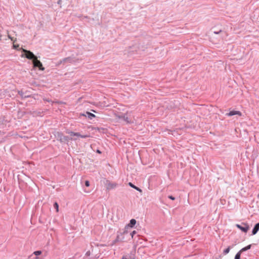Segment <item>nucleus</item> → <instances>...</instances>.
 Returning <instances> with one entry per match:
<instances>
[{"label":"nucleus","mask_w":259,"mask_h":259,"mask_svg":"<svg viewBox=\"0 0 259 259\" xmlns=\"http://www.w3.org/2000/svg\"><path fill=\"white\" fill-rule=\"evenodd\" d=\"M105 185L106 186V189L108 190L115 189L118 186L117 183H111L108 180H106Z\"/></svg>","instance_id":"nucleus-1"},{"label":"nucleus","mask_w":259,"mask_h":259,"mask_svg":"<svg viewBox=\"0 0 259 259\" xmlns=\"http://www.w3.org/2000/svg\"><path fill=\"white\" fill-rule=\"evenodd\" d=\"M236 226L244 233H246L249 228L248 225L244 223H242L241 225L236 224Z\"/></svg>","instance_id":"nucleus-2"},{"label":"nucleus","mask_w":259,"mask_h":259,"mask_svg":"<svg viewBox=\"0 0 259 259\" xmlns=\"http://www.w3.org/2000/svg\"><path fill=\"white\" fill-rule=\"evenodd\" d=\"M116 117L118 119H122L124 121H125L126 123H131L133 122L127 116L126 114H123L122 115H116Z\"/></svg>","instance_id":"nucleus-3"},{"label":"nucleus","mask_w":259,"mask_h":259,"mask_svg":"<svg viewBox=\"0 0 259 259\" xmlns=\"http://www.w3.org/2000/svg\"><path fill=\"white\" fill-rule=\"evenodd\" d=\"M23 52L25 53V57L28 59L33 60V61L36 58L34 54L30 51L23 49Z\"/></svg>","instance_id":"nucleus-4"},{"label":"nucleus","mask_w":259,"mask_h":259,"mask_svg":"<svg viewBox=\"0 0 259 259\" xmlns=\"http://www.w3.org/2000/svg\"><path fill=\"white\" fill-rule=\"evenodd\" d=\"M33 64L34 67H38L40 70H44L45 69L42 66V63L40 61L37 60V57L33 61Z\"/></svg>","instance_id":"nucleus-5"},{"label":"nucleus","mask_w":259,"mask_h":259,"mask_svg":"<svg viewBox=\"0 0 259 259\" xmlns=\"http://www.w3.org/2000/svg\"><path fill=\"white\" fill-rule=\"evenodd\" d=\"M226 115L228 116H231L235 115H238L239 116H241V113L239 111L233 110L227 113Z\"/></svg>","instance_id":"nucleus-6"},{"label":"nucleus","mask_w":259,"mask_h":259,"mask_svg":"<svg viewBox=\"0 0 259 259\" xmlns=\"http://www.w3.org/2000/svg\"><path fill=\"white\" fill-rule=\"evenodd\" d=\"M121 259H135V257L134 254L131 252L128 255H123Z\"/></svg>","instance_id":"nucleus-7"},{"label":"nucleus","mask_w":259,"mask_h":259,"mask_svg":"<svg viewBox=\"0 0 259 259\" xmlns=\"http://www.w3.org/2000/svg\"><path fill=\"white\" fill-rule=\"evenodd\" d=\"M259 230V223H257L254 227L252 231V235H254L257 233Z\"/></svg>","instance_id":"nucleus-8"},{"label":"nucleus","mask_w":259,"mask_h":259,"mask_svg":"<svg viewBox=\"0 0 259 259\" xmlns=\"http://www.w3.org/2000/svg\"><path fill=\"white\" fill-rule=\"evenodd\" d=\"M136 224V221L135 219H132L130 220V223L126 226L125 227H131L133 228Z\"/></svg>","instance_id":"nucleus-9"},{"label":"nucleus","mask_w":259,"mask_h":259,"mask_svg":"<svg viewBox=\"0 0 259 259\" xmlns=\"http://www.w3.org/2000/svg\"><path fill=\"white\" fill-rule=\"evenodd\" d=\"M71 136H76L77 137H80L81 134L79 133H75L72 131H69L67 132Z\"/></svg>","instance_id":"nucleus-10"},{"label":"nucleus","mask_w":259,"mask_h":259,"mask_svg":"<svg viewBox=\"0 0 259 259\" xmlns=\"http://www.w3.org/2000/svg\"><path fill=\"white\" fill-rule=\"evenodd\" d=\"M73 61L72 58L71 57H67L63 59L61 61V63H65L67 62H72Z\"/></svg>","instance_id":"nucleus-11"},{"label":"nucleus","mask_w":259,"mask_h":259,"mask_svg":"<svg viewBox=\"0 0 259 259\" xmlns=\"http://www.w3.org/2000/svg\"><path fill=\"white\" fill-rule=\"evenodd\" d=\"M128 185H129L130 187H131L132 188H134L135 189H136V190H137L138 191H139V192H142V190H141L140 188H139L137 187V186H135V185H134L133 183H132L131 182L128 183Z\"/></svg>","instance_id":"nucleus-12"},{"label":"nucleus","mask_w":259,"mask_h":259,"mask_svg":"<svg viewBox=\"0 0 259 259\" xmlns=\"http://www.w3.org/2000/svg\"><path fill=\"white\" fill-rule=\"evenodd\" d=\"M120 241H121V239L119 237V235H117L116 239L112 242L111 245L112 246V245L115 244L117 242H119Z\"/></svg>","instance_id":"nucleus-13"},{"label":"nucleus","mask_w":259,"mask_h":259,"mask_svg":"<svg viewBox=\"0 0 259 259\" xmlns=\"http://www.w3.org/2000/svg\"><path fill=\"white\" fill-rule=\"evenodd\" d=\"M85 116H88L89 118L92 119L93 118L95 117V115L89 112H87Z\"/></svg>","instance_id":"nucleus-14"},{"label":"nucleus","mask_w":259,"mask_h":259,"mask_svg":"<svg viewBox=\"0 0 259 259\" xmlns=\"http://www.w3.org/2000/svg\"><path fill=\"white\" fill-rule=\"evenodd\" d=\"M69 140V137H67V136H62V135L61 134V136H60V141L61 142H63V141H68V140Z\"/></svg>","instance_id":"nucleus-15"},{"label":"nucleus","mask_w":259,"mask_h":259,"mask_svg":"<svg viewBox=\"0 0 259 259\" xmlns=\"http://www.w3.org/2000/svg\"><path fill=\"white\" fill-rule=\"evenodd\" d=\"M251 245H248L245 247L242 248L240 251L242 252L249 249L251 248Z\"/></svg>","instance_id":"nucleus-16"},{"label":"nucleus","mask_w":259,"mask_h":259,"mask_svg":"<svg viewBox=\"0 0 259 259\" xmlns=\"http://www.w3.org/2000/svg\"><path fill=\"white\" fill-rule=\"evenodd\" d=\"M241 252L239 251L238 252L235 256V259H240V255H241Z\"/></svg>","instance_id":"nucleus-17"},{"label":"nucleus","mask_w":259,"mask_h":259,"mask_svg":"<svg viewBox=\"0 0 259 259\" xmlns=\"http://www.w3.org/2000/svg\"><path fill=\"white\" fill-rule=\"evenodd\" d=\"M54 207L56 209L57 212L59 211V205L57 202H55L54 204Z\"/></svg>","instance_id":"nucleus-18"},{"label":"nucleus","mask_w":259,"mask_h":259,"mask_svg":"<svg viewBox=\"0 0 259 259\" xmlns=\"http://www.w3.org/2000/svg\"><path fill=\"white\" fill-rule=\"evenodd\" d=\"M230 247H228L227 248L225 249L223 251L224 254L226 255L227 253H228L230 251Z\"/></svg>","instance_id":"nucleus-19"},{"label":"nucleus","mask_w":259,"mask_h":259,"mask_svg":"<svg viewBox=\"0 0 259 259\" xmlns=\"http://www.w3.org/2000/svg\"><path fill=\"white\" fill-rule=\"evenodd\" d=\"M41 251L39 250L35 251L33 252V254L36 256L41 254Z\"/></svg>","instance_id":"nucleus-20"},{"label":"nucleus","mask_w":259,"mask_h":259,"mask_svg":"<svg viewBox=\"0 0 259 259\" xmlns=\"http://www.w3.org/2000/svg\"><path fill=\"white\" fill-rule=\"evenodd\" d=\"M90 137V136L89 135H81V136H80V138H88Z\"/></svg>","instance_id":"nucleus-21"},{"label":"nucleus","mask_w":259,"mask_h":259,"mask_svg":"<svg viewBox=\"0 0 259 259\" xmlns=\"http://www.w3.org/2000/svg\"><path fill=\"white\" fill-rule=\"evenodd\" d=\"M136 234V231H133L131 233V236L132 237V238H133L135 234Z\"/></svg>","instance_id":"nucleus-22"},{"label":"nucleus","mask_w":259,"mask_h":259,"mask_svg":"<svg viewBox=\"0 0 259 259\" xmlns=\"http://www.w3.org/2000/svg\"><path fill=\"white\" fill-rule=\"evenodd\" d=\"M85 185L87 187H89L90 186V182H89V181H85Z\"/></svg>","instance_id":"nucleus-23"},{"label":"nucleus","mask_w":259,"mask_h":259,"mask_svg":"<svg viewBox=\"0 0 259 259\" xmlns=\"http://www.w3.org/2000/svg\"><path fill=\"white\" fill-rule=\"evenodd\" d=\"M168 198L172 200H174L175 199V198L172 196H168Z\"/></svg>","instance_id":"nucleus-24"},{"label":"nucleus","mask_w":259,"mask_h":259,"mask_svg":"<svg viewBox=\"0 0 259 259\" xmlns=\"http://www.w3.org/2000/svg\"><path fill=\"white\" fill-rule=\"evenodd\" d=\"M61 3H62V1H61V0H59V1H58V4H61Z\"/></svg>","instance_id":"nucleus-25"},{"label":"nucleus","mask_w":259,"mask_h":259,"mask_svg":"<svg viewBox=\"0 0 259 259\" xmlns=\"http://www.w3.org/2000/svg\"><path fill=\"white\" fill-rule=\"evenodd\" d=\"M97 152L99 153V154H101V152L99 150H97Z\"/></svg>","instance_id":"nucleus-26"},{"label":"nucleus","mask_w":259,"mask_h":259,"mask_svg":"<svg viewBox=\"0 0 259 259\" xmlns=\"http://www.w3.org/2000/svg\"><path fill=\"white\" fill-rule=\"evenodd\" d=\"M221 31H220L219 32H217V31H214V33H215V34H219L220 32H221Z\"/></svg>","instance_id":"nucleus-27"},{"label":"nucleus","mask_w":259,"mask_h":259,"mask_svg":"<svg viewBox=\"0 0 259 259\" xmlns=\"http://www.w3.org/2000/svg\"><path fill=\"white\" fill-rule=\"evenodd\" d=\"M70 140L75 141V140H76V139H75H75H71Z\"/></svg>","instance_id":"nucleus-28"},{"label":"nucleus","mask_w":259,"mask_h":259,"mask_svg":"<svg viewBox=\"0 0 259 259\" xmlns=\"http://www.w3.org/2000/svg\"><path fill=\"white\" fill-rule=\"evenodd\" d=\"M257 197L258 199H259V193L258 194Z\"/></svg>","instance_id":"nucleus-29"},{"label":"nucleus","mask_w":259,"mask_h":259,"mask_svg":"<svg viewBox=\"0 0 259 259\" xmlns=\"http://www.w3.org/2000/svg\"><path fill=\"white\" fill-rule=\"evenodd\" d=\"M2 134V132L0 131V135Z\"/></svg>","instance_id":"nucleus-30"}]
</instances>
